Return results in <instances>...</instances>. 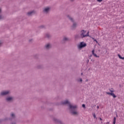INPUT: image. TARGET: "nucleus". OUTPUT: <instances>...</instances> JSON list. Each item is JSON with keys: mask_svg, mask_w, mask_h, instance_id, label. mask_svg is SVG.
<instances>
[{"mask_svg": "<svg viewBox=\"0 0 124 124\" xmlns=\"http://www.w3.org/2000/svg\"><path fill=\"white\" fill-rule=\"evenodd\" d=\"M107 124H110V123L109 122H107Z\"/></svg>", "mask_w": 124, "mask_h": 124, "instance_id": "nucleus-28", "label": "nucleus"}, {"mask_svg": "<svg viewBox=\"0 0 124 124\" xmlns=\"http://www.w3.org/2000/svg\"><path fill=\"white\" fill-rule=\"evenodd\" d=\"M87 46V44L84 42H81L78 45V49H83V48H85Z\"/></svg>", "mask_w": 124, "mask_h": 124, "instance_id": "nucleus-5", "label": "nucleus"}, {"mask_svg": "<svg viewBox=\"0 0 124 124\" xmlns=\"http://www.w3.org/2000/svg\"><path fill=\"white\" fill-rule=\"evenodd\" d=\"M86 31L84 30H82L81 31L80 36L81 38H84V37H87L89 36V32L88 31L87 33H86Z\"/></svg>", "mask_w": 124, "mask_h": 124, "instance_id": "nucleus-4", "label": "nucleus"}, {"mask_svg": "<svg viewBox=\"0 0 124 124\" xmlns=\"http://www.w3.org/2000/svg\"><path fill=\"white\" fill-rule=\"evenodd\" d=\"M109 91L110 92H106V93L107 94H108L109 95H111V96H112L113 97V98H116V97H117V96L115 95V93H114V92H115L114 91V89H113V88H111L110 89H109Z\"/></svg>", "mask_w": 124, "mask_h": 124, "instance_id": "nucleus-3", "label": "nucleus"}, {"mask_svg": "<svg viewBox=\"0 0 124 124\" xmlns=\"http://www.w3.org/2000/svg\"><path fill=\"white\" fill-rule=\"evenodd\" d=\"M3 18V16H0V20H1Z\"/></svg>", "mask_w": 124, "mask_h": 124, "instance_id": "nucleus-21", "label": "nucleus"}, {"mask_svg": "<svg viewBox=\"0 0 124 124\" xmlns=\"http://www.w3.org/2000/svg\"><path fill=\"white\" fill-rule=\"evenodd\" d=\"M75 39H76V40H77V38H78V36H76L75 37Z\"/></svg>", "mask_w": 124, "mask_h": 124, "instance_id": "nucleus-22", "label": "nucleus"}, {"mask_svg": "<svg viewBox=\"0 0 124 124\" xmlns=\"http://www.w3.org/2000/svg\"><path fill=\"white\" fill-rule=\"evenodd\" d=\"M118 57L121 60H124V57H122L120 54L118 55Z\"/></svg>", "mask_w": 124, "mask_h": 124, "instance_id": "nucleus-14", "label": "nucleus"}, {"mask_svg": "<svg viewBox=\"0 0 124 124\" xmlns=\"http://www.w3.org/2000/svg\"><path fill=\"white\" fill-rule=\"evenodd\" d=\"M62 104L65 105L67 104L68 106V109L70 113L73 115H77V106L70 104L68 100H66L62 102Z\"/></svg>", "mask_w": 124, "mask_h": 124, "instance_id": "nucleus-1", "label": "nucleus"}, {"mask_svg": "<svg viewBox=\"0 0 124 124\" xmlns=\"http://www.w3.org/2000/svg\"><path fill=\"white\" fill-rule=\"evenodd\" d=\"M13 99H14V98L12 96H8L6 98V101H7L8 102H10L11 101H13Z\"/></svg>", "mask_w": 124, "mask_h": 124, "instance_id": "nucleus-7", "label": "nucleus"}, {"mask_svg": "<svg viewBox=\"0 0 124 124\" xmlns=\"http://www.w3.org/2000/svg\"><path fill=\"white\" fill-rule=\"evenodd\" d=\"M113 124H116V117H114Z\"/></svg>", "mask_w": 124, "mask_h": 124, "instance_id": "nucleus-16", "label": "nucleus"}, {"mask_svg": "<svg viewBox=\"0 0 124 124\" xmlns=\"http://www.w3.org/2000/svg\"><path fill=\"white\" fill-rule=\"evenodd\" d=\"M92 39H93L94 40V41H95V42L96 43H97V41L96 40L94 39V38H92Z\"/></svg>", "mask_w": 124, "mask_h": 124, "instance_id": "nucleus-18", "label": "nucleus"}, {"mask_svg": "<svg viewBox=\"0 0 124 124\" xmlns=\"http://www.w3.org/2000/svg\"><path fill=\"white\" fill-rule=\"evenodd\" d=\"M71 1H74V0H70Z\"/></svg>", "mask_w": 124, "mask_h": 124, "instance_id": "nucleus-27", "label": "nucleus"}, {"mask_svg": "<svg viewBox=\"0 0 124 124\" xmlns=\"http://www.w3.org/2000/svg\"><path fill=\"white\" fill-rule=\"evenodd\" d=\"M63 39L64 41H67V40H69V39H68V38H67L66 37H64Z\"/></svg>", "mask_w": 124, "mask_h": 124, "instance_id": "nucleus-12", "label": "nucleus"}, {"mask_svg": "<svg viewBox=\"0 0 124 124\" xmlns=\"http://www.w3.org/2000/svg\"><path fill=\"white\" fill-rule=\"evenodd\" d=\"M55 121V123H59V124H62V121H61L59 120L56 119Z\"/></svg>", "mask_w": 124, "mask_h": 124, "instance_id": "nucleus-11", "label": "nucleus"}, {"mask_svg": "<svg viewBox=\"0 0 124 124\" xmlns=\"http://www.w3.org/2000/svg\"><path fill=\"white\" fill-rule=\"evenodd\" d=\"M9 93H10V91H2L0 93L1 95H6L7 94H9Z\"/></svg>", "mask_w": 124, "mask_h": 124, "instance_id": "nucleus-6", "label": "nucleus"}, {"mask_svg": "<svg viewBox=\"0 0 124 124\" xmlns=\"http://www.w3.org/2000/svg\"><path fill=\"white\" fill-rule=\"evenodd\" d=\"M34 11H31L27 13V15H28V16H31V15H32V14H34Z\"/></svg>", "mask_w": 124, "mask_h": 124, "instance_id": "nucleus-9", "label": "nucleus"}, {"mask_svg": "<svg viewBox=\"0 0 124 124\" xmlns=\"http://www.w3.org/2000/svg\"><path fill=\"white\" fill-rule=\"evenodd\" d=\"M2 45V42L0 41V46H1Z\"/></svg>", "mask_w": 124, "mask_h": 124, "instance_id": "nucleus-23", "label": "nucleus"}, {"mask_svg": "<svg viewBox=\"0 0 124 124\" xmlns=\"http://www.w3.org/2000/svg\"><path fill=\"white\" fill-rule=\"evenodd\" d=\"M50 9H51V8H50V7H46L44 9L43 11L45 13H48V12L50 11Z\"/></svg>", "mask_w": 124, "mask_h": 124, "instance_id": "nucleus-8", "label": "nucleus"}, {"mask_svg": "<svg viewBox=\"0 0 124 124\" xmlns=\"http://www.w3.org/2000/svg\"><path fill=\"white\" fill-rule=\"evenodd\" d=\"M100 121H102V119L101 118H100Z\"/></svg>", "mask_w": 124, "mask_h": 124, "instance_id": "nucleus-26", "label": "nucleus"}, {"mask_svg": "<svg viewBox=\"0 0 124 124\" xmlns=\"http://www.w3.org/2000/svg\"><path fill=\"white\" fill-rule=\"evenodd\" d=\"M1 12V10H0V12Z\"/></svg>", "mask_w": 124, "mask_h": 124, "instance_id": "nucleus-30", "label": "nucleus"}, {"mask_svg": "<svg viewBox=\"0 0 124 124\" xmlns=\"http://www.w3.org/2000/svg\"><path fill=\"white\" fill-rule=\"evenodd\" d=\"M97 109H99V107L98 106H97Z\"/></svg>", "mask_w": 124, "mask_h": 124, "instance_id": "nucleus-25", "label": "nucleus"}, {"mask_svg": "<svg viewBox=\"0 0 124 124\" xmlns=\"http://www.w3.org/2000/svg\"><path fill=\"white\" fill-rule=\"evenodd\" d=\"M67 17L69 20H70V21L73 22V25L72 26L71 28L72 30H75V28H77V23L75 22L74 19H73V18H72V17H71L70 16L68 15L67 16Z\"/></svg>", "mask_w": 124, "mask_h": 124, "instance_id": "nucleus-2", "label": "nucleus"}, {"mask_svg": "<svg viewBox=\"0 0 124 124\" xmlns=\"http://www.w3.org/2000/svg\"><path fill=\"white\" fill-rule=\"evenodd\" d=\"M82 107H83V108H86V105H85V104H83V105H82Z\"/></svg>", "mask_w": 124, "mask_h": 124, "instance_id": "nucleus-19", "label": "nucleus"}, {"mask_svg": "<svg viewBox=\"0 0 124 124\" xmlns=\"http://www.w3.org/2000/svg\"><path fill=\"white\" fill-rule=\"evenodd\" d=\"M94 57H95L96 58H99V56H98L96 54L94 53V54H93Z\"/></svg>", "mask_w": 124, "mask_h": 124, "instance_id": "nucleus-17", "label": "nucleus"}, {"mask_svg": "<svg viewBox=\"0 0 124 124\" xmlns=\"http://www.w3.org/2000/svg\"><path fill=\"white\" fill-rule=\"evenodd\" d=\"M93 116L94 119L97 120V118L96 117V115H95V113H93Z\"/></svg>", "mask_w": 124, "mask_h": 124, "instance_id": "nucleus-13", "label": "nucleus"}, {"mask_svg": "<svg viewBox=\"0 0 124 124\" xmlns=\"http://www.w3.org/2000/svg\"><path fill=\"white\" fill-rule=\"evenodd\" d=\"M98 2H101V1H102L103 0H97Z\"/></svg>", "mask_w": 124, "mask_h": 124, "instance_id": "nucleus-24", "label": "nucleus"}, {"mask_svg": "<svg viewBox=\"0 0 124 124\" xmlns=\"http://www.w3.org/2000/svg\"><path fill=\"white\" fill-rule=\"evenodd\" d=\"M11 117H12V118H14L15 117V114L13 113H11Z\"/></svg>", "mask_w": 124, "mask_h": 124, "instance_id": "nucleus-15", "label": "nucleus"}, {"mask_svg": "<svg viewBox=\"0 0 124 124\" xmlns=\"http://www.w3.org/2000/svg\"><path fill=\"white\" fill-rule=\"evenodd\" d=\"M46 49H49V48L51 47V44H47L45 46Z\"/></svg>", "mask_w": 124, "mask_h": 124, "instance_id": "nucleus-10", "label": "nucleus"}, {"mask_svg": "<svg viewBox=\"0 0 124 124\" xmlns=\"http://www.w3.org/2000/svg\"><path fill=\"white\" fill-rule=\"evenodd\" d=\"M92 54L93 55V54H94V49H93V50H92Z\"/></svg>", "mask_w": 124, "mask_h": 124, "instance_id": "nucleus-20", "label": "nucleus"}, {"mask_svg": "<svg viewBox=\"0 0 124 124\" xmlns=\"http://www.w3.org/2000/svg\"><path fill=\"white\" fill-rule=\"evenodd\" d=\"M80 82H82V79H81V78H80Z\"/></svg>", "mask_w": 124, "mask_h": 124, "instance_id": "nucleus-29", "label": "nucleus"}]
</instances>
